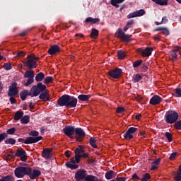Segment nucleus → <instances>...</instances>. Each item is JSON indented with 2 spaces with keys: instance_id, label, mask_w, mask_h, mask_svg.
<instances>
[{
  "instance_id": "obj_19",
  "label": "nucleus",
  "mask_w": 181,
  "mask_h": 181,
  "mask_svg": "<svg viewBox=\"0 0 181 181\" xmlns=\"http://www.w3.org/2000/svg\"><path fill=\"white\" fill-rule=\"evenodd\" d=\"M60 52V47L57 45H52L49 49H48V53L51 56L53 54H56V53H59Z\"/></svg>"
},
{
  "instance_id": "obj_2",
  "label": "nucleus",
  "mask_w": 181,
  "mask_h": 181,
  "mask_svg": "<svg viewBox=\"0 0 181 181\" xmlns=\"http://www.w3.org/2000/svg\"><path fill=\"white\" fill-rule=\"evenodd\" d=\"M75 158H73L71 159V163L72 164L76 163H80V160L81 158L83 159H88V158H90V155L88 154V152H86L84 149L83 148V146L79 145L75 150Z\"/></svg>"
},
{
  "instance_id": "obj_26",
  "label": "nucleus",
  "mask_w": 181,
  "mask_h": 181,
  "mask_svg": "<svg viewBox=\"0 0 181 181\" xmlns=\"http://www.w3.org/2000/svg\"><path fill=\"white\" fill-rule=\"evenodd\" d=\"M24 78H35V71L32 69L27 70L24 74Z\"/></svg>"
},
{
  "instance_id": "obj_17",
  "label": "nucleus",
  "mask_w": 181,
  "mask_h": 181,
  "mask_svg": "<svg viewBox=\"0 0 181 181\" xmlns=\"http://www.w3.org/2000/svg\"><path fill=\"white\" fill-rule=\"evenodd\" d=\"M161 101H163V99L158 95H154L150 100L149 104L151 105H159Z\"/></svg>"
},
{
  "instance_id": "obj_30",
  "label": "nucleus",
  "mask_w": 181,
  "mask_h": 181,
  "mask_svg": "<svg viewBox=\"0 0 181 181\" xmlns=\"http://www.w3.org/2000/svg\"><path fill=\"white\" fill-rule=\"evenodd\" d=\"M45 78V74L43 72H40L35 76V81L37 83H40V81H43Z\"/></svg>"
},
{
  "instance_id": "obj_27",
  "label": "nucleus",
  "mask_w": 181,
  "mask_h": 181,
  "mask_svg": "<svg viewBox=\"0 0 181 181\" xmlns=\"http://www.w3.org/2000/svg\"><path fill=\"white\" fill-rule=\"evenodd\" d=\"M91 98V95H84L81 94L78 96V100H80V101H88Z\"/></svg>"
},
{
  "instance_id": "obj_45",
  "label": "nucleus",
  "mask_w": 181,
  "mask_h": 181,
  "mask_svg": "<svg viewBox=\"0 0 181 181\" xmlns=\"http://www.w3.org/2000/svg\"><path fill=\"white\" fill-rule=\"evenodd\" d=\"M133 80L136 82V83H139V81H141V80H142V76L139 75V74H136L133 76Z\"/></svg>"
},
{
  "instance_id": "obj_42",
  "label": "nucleus",
  "mask_w": 181,
  "mask_h": 181,
  "mask_svg": "<svg viewBox=\"0 0 181 181\" xmlns=\"http://www.w3.org/2000/svg\"><path fill=\"white\" fill-rule=\"evenodd\" d=\"M170 54L171 56V60L173 62L177 60V52H173V51H170Z\"/></svg>"
},
{
  "instance_id": "obj_63",
  "label": "nucleus",
  "mask_w": 181,
  "mask_h": 181,
  "mask_svg": "<svg viewBox=\"0 0 181 181\" xmlns=\"http://www.w3.org/2000/svg\"><path fill=\"white\" fill-rule=\"evenodd\" d=\"M10 103L11 104H16V99L15 98L10 96Z\"/></svg>"
},
{
  "instance_id": "obj_53",
  "label": "nucleus",
  "mask_w": 181,
  "mask_h": 181,
  "mask_svg": "<svg viewBox=\"0 0 181 181\" xmlns=\"http://www.w3.org/2000/svg\"><path fill=\"white\" fill-rule=\"evenodd\" d=\"M29 135L31 136H36V138H37L39 136V132L33 130L29 133Z\"/></svg>"
},
{
  "instance_id": "obj_38",
  "label": "nucleus",
  "mask_w": 181,
  "mask_h": 181,
  "mask_svg": "<svg viewBox=\"0 0 181 181\" xmlns=\"http://www.w3.org/2000/svg\"><path fill=\"white\" fill-rule=\"evenodd\" d=\"M127 57V54H125V52L123 50H119L117 52V57L119 59V60H124V58Z\"/></svg>"
},
{
  "instance_id": "obj_46",
  "label": "nucleus",
  "mask_w": 181,
  "mask_h": 181,
  "mask_svg": "<svg viewBox=\"0 0 181 181\" xmlns=\"http://www.w3.org/2000/svg\"><path fill=\"white\" fill-rule=\"evenodd\" d=\"M6 138H8V134L6 133L3 132L0 134V144L1 142H4Z\"/></svg>"
},
{
  "instance_id": "obj_56",
  "label": "nucleus",
  "mask_w": 181,
  "mask_h": 181,
  "mask_svg": "<svg viewBox=\"0 0 181 181\" xmlns=\"http://www.w3.org/2000/svg\"><path fill=\"white\" fill-rule=\"evenodd\" d=\"M21 160H22V162H26V160H28V155L26 154H23L22 156H21Z\"/></svg>"
},
{
  "instance_id": "obj_52",
  "label": "nucleus",
  "mask_w": 181,
  "mask_h": 181,
  "mask_svg": "<svg viewBox=\"0 0 181 181\" xmlns=\"http://www.w3.org/2000/svg\"><path fill=\"white\" fill-rule=\"evenodd\" d=\"M52 81H53V78L52 76H48V77L45 78V79L44 81V83L49 84V83H52Z\"/></svg>"
},
{
  "instance_id": "obj_40",
  "label": "nucleus",
  "mask_w": 181,
  "mask_h": 181,
  "mask_svg": "<svg viewBox=\"0 0 181 181\" xmlns=\"http://www.w3.org/2000/svg\"><path fill=\"white\" fill-rule=\"evenodd\" d=\"M35 83V78H28L27 80V82L24 83L25 87H29L31 84H33Z\"/></svg>"
},
{
  "instance_id": "obj_47",
  "label": "nucleus",
  "mask_w": 181,
  "mask_h": 181,
  "mask_svg": "<svg viewBox=\"0 0 181 181\" xmlns=\"http://www.w3.org/2000/svg\"><path fill=\"white\" fill-rule=\"evenodd\" d=\"M3 67L4 70H12V64L11 62L6 63Z\"/></svg>"
},
{
  "instance_id": "obj_16",
  "label": "nucleus",
  "mask_w": 181,
  "mask_h": 181,
  "mask_svg": "<svg viewBox=\"0 0 181 181\" xmlns=\"http://www.w3.org/2000/svg\"><path fill=\"white\" fill-rule=\"evenodd\" d=\"M69 100L66 108H76L78 103L77 98L69 95Z\"/></svg>"
},
{
  "instance_id": "obj_6",
  "label": "nucleus",
  "mask_w": 181,
  "mask_h": 181,
  "mask_svg": "<svg viewBox=\"0 0 181 181\" xmlns=\"http://www.w3.org/2000/svg\"><path fill=\"white\" fill-rule=\"evenodd\" d=\"M42 139H43V137L42 136H40L38 137H27L25 140L22 138H19L18 139V142L29 145L30 144H36V142H39V141H42Z\"/></svg>"
},
{
  "instance_id": "obj_36",
  "label": "nucleus",
  "mask_w": 181,
  "mask_h": 181,
  "mask_svg": "<svg viewBox=\"0 0 181 181\" xmlns=\"http://www.w3.org/2000/svg\"><path fill=\"white\" fill-rule=\"evenodd\" d=\"M4 144H6V145H15L16 140L13 138H8L4 141Z\"/></svg>"
},
{
  "instance_id": "obj_11",
  "label": "nucleus",
  "mask_w": 181,
  "mask_h": 181,
  "mask_svg": "<svg viewBox=\"0 0 181 181\" xmlns=\"http://www.w3.org/2000/svg\"><path fill=\"white\" fill-rule=\"evenodd\" d=\"M108 76L110 77H112V78L118 79L119 77H121V74H122V69L119 68H116L112 70H110L107 72Z\"/></svg>"
},
{
  "instance_id": "obj_59",
  "label": "nucleus",
  "mask_w": 181,
  "mask_h": 181,
  "mask_svg": "<svg viewBox=\"0 0 181 181\" xmlns=\"http://www.w3.org/2000/svg\"><path fill=\"white\" fill-rule=\"evenodd\" d=\"M168 22H169V19H168L167 16H164L162 18L161 23H168Z\"/></svg>"
},
{
  "instance_id": "obj_43",
  "label": "nucleus",
  "mask_w": 181,
  "mask_h": 181,
  "mask_svg": "<svg viewBox=\"0 0 181 181\" xmlns=\"http://www.w3.org/2000/svg\"><path fill=\"white\" fill-rule=\"evenodd\" d=\"M142 63H144V61L142 59L137 60L133 63V67L134 69H136V67H139V66H141Z\"/></svg>"
},
{
  "instance_id": "obj_58",
  "label": "nucleus",
  "mask_w": 181,
  "mask_h": 181,
  "mask_svg": "<svg viewBox=\"0 0 181 181\" xmlns=\"http://www.w3.org/2000/svg\"><path fill=\"white\" fill-rule=\"evenodd\" d=\"M179 50H180V47L176 46L173 47L171 52H173L174 53H179Z\"/></svg>"
},
{
  "instance_id": "obj_14",
  "label": "nucleus",
  "mask_w": 181,
  "mask_h": 181,
  "mask_svg": "<svg viewBox=\"0 0 181 181\" xmlns=\"http://www.w3.org/2000/svg\"><path fill=\"white\" fill-rule=\"evenodd\" d=\"M146 12H145V10L140 9L139 11H136L133 13H130L129 15H127V19H132V18H138L141 16H144Z\"/></svg>"
},
{
  "instance_id": "obj_22",
  "label": "nucleus",
  "mask_w": 181,
  "mask_h": 181,
  "mask_svg": "<svg viewBox=\"0 0 181 181\" xmlns=\"http://www.w3.org/2000/svg\"><path fill=\"white\" fill-rule=\"evenodd\" d=\"M174 176V180L175 181H180L181 180V164L179 166L177 171H174L173 173Z\"/></svg>"
},
{
  "instance_id": "obj_34",
  "label": "nucleus",
  "mask_w": 181,
  "mask_h": 181,
  "mask_svg": "<svg viewBox=\"0 0 181 181\" xmlns=\"http://www.w3.org/2000/svg\"><path fill=\"white\" fill-rule=\"evenodd\" d=\"M30 121V117H29V115H25V116H23V117L21 119V124H29Z\"/></svg>"
},
{
  "instance_id": "obj_25",
  "label": "nucleus",
  "mask_w": 181,
  "mask_h": 181,
  "mask_svg": "<svg viewBox=\"0 0 181 181\" xmlns=\"http://www.w3.org/2000/svg\"><path fill=\"white\" fill-rule=\"evenodd\" d=\"M115 176H117V173L112 170L107 171L105 175V177L107 180H111V179H114Z\"/></svg>"
},
{
  "instance_id": "obj_4",
  "label": "nucleus",
  "mask_w": 181,
  "mask_h": 181,
  "mask_svg": "<svg viewBox=\"0 0 181 181\" xmlns=\"http://www.w3.org/2000/svg\"><path fill=\"white\" fill-rule=\"evenodd\" d=\"M165 119L166 124H175L179 119V113L173 110L167 111L165 115Z\"/></svg>"
},
{
  "instance_id": "obj_54",
  "label": "nucleus",
  "mask_w": 181,
  "mask_h": 181,
  "mask_svg": "<svg viewBox=\"0 0 181 181\" xmlns=\"http://www.w3.org/2000/svg\"><path fill=\"white\" fill-rule=\"evenodd\" d=\"M176 156H177V153L176 152L172 153L169 157L170 160H175V159H176Z\"/></svg>"
},
{
  "instance_id": "obj_10",
  "label": "nucleus",
  "mask_w": 181,
  "mask_h": 181,
  "mask_svg": "<svg viewBox=\"0 0 181 181\" xmlns=\"http://www.w3.org/2000/svg\"><path fill=\"white\" fill-rule=\"evenodd\" d=\"M75 129L76 128H74V126H66L64 129H63V132L64 134L66 136H69V138H71V139H73V138H74L73 136L75 134Z\"/></svg>"
},
{
  "instance_id": "obj_60",
  "label": "nucleus",
  "mask_w": 181,
  "mask_h": 181,
  "mask_svg": "<svg viewBox=\"0 0 181 181\" xmlns=\"http://www.w3.org/2000/svg\"><path fill=\"white\" fill-rule=\"evenodd\" d=\"M175 94L177 95V97H181V89L180 88H176L175 89Z\"/></svg>"
},
{
  "instance_id": "obj_61",
  "label": "nucleus",
  "mask_w": 181,
  "mask_h": 181,
  "mask_svg": "<svg viewBox=\"0 0 181 181\" xmlns=\"http://www.w3.org/2000/svg\"><path fill=\"white\" fill-rule=\"evenodd\" d=\"M125 109L122 107H118L117 108V114H121V112H122V111H124Z\"/></svg>"
},
{
  "instance_id": "obj_41",
  "label": "nucleus",
  "mask_w": 181,
  "mask_h": 181,
  "mask_svg": "<svg viewBox=\"0 0 181 181\" xmlns=\"http://www.w3.org/2000/svg\"><path fill=\"white\" fill-rule=\"evenodd\" d=\"M151 179V174L145 173L142 175V178H141V181H148Z\"/></svg>"
},
{
  "instance_id": "obj_29",
  "label": "nucleus",
  "mask_w": 181,
  "mask_h": 181,
  "mask_svg": "<svg viewBox=\"0 0 181 181\" xmlns=\"http://www.w3.org/2000/svg\"><path fill=\"white\" fill-rule=\"evenodd\" d=\"M98 35H99L98 30H97L95 28L91 29V33L90 35V37H91V39H97V37H98Z\"/></svg>"
},
{
  "instance_id": "obj_12",
  "label": "nucleus",
  "mask_w": 181,
  "mask_h": 181,
  "mask_svg": "<svg viewBox=\"0 0 181 181\" xmlns=\"http://www.w3.org/2000/svg\"><path fill=\"white\" fill-rule=\"evenodd\" d=\"M76 139L78 142H83L84 136H86V132L81 128L75 129Z\"/></svg>"
},
{
  "instance_id": "obj_23",
  "label": "nucleus",
  "mask_w": 181,
  "mask_h": 181,
  "mask_svg": "<svg viewBox=\"0 0 181 181\" xmlns=\"http://www.w3.org/2000/svg\"><path fill=\"white\" fill-rule=\"evenodd\" d=\"M85 23H91L92 25H95V23H98L100 22V18H94L93 17H88L84 21Z\"/></svg>"
},
{
  "instance_id": "obj_13",
  "label": "nucleus",
  "mask_w": 181,
  "mask_h": 181,
  "mask_svg": "<svg viewBox=\"0 0 181 181\" xmlns=\"http://www.w3.org/2000/svg\"><path fill=\"white\" fill-rule=\"evenodd\" d=\"M87 176V171L84 169H81L78 170L76 173H75V179L77 181L80 180H86V177Z\"/></svg>"
},
{
  "instance_id": "obj_20",
  "label": "nucleus",
  "mask_w": 181,
  "mask_h": 181,
  "mask_svg": "<svg viewBox=\"0 0 181 181\" xmlns=\"http://www.w3.org/2000/svg\"><path fill=\"white\" fill-rule=\"evenodd\" d=\"M154 32H160V33H162L165 36H169V35H170L169 29L165 27H158L154 30Z\"/></svg>"
},
{
  "instance_id": "obj_32",
  "label": "nucleus",
  "mask_w": 181,
  "mask_h": 181,
  "mask_svg": "<svg viewBox=\"0 0 181 181\" xmlns=\"http://www.w3.org/2000/svg\"><path fill=\"white\" fill-rule=\"evenodd\" d=\"M125 0H111L110 4L112 5V6H115V8H119V4H122Z\"/></svg>"
},
{
  "instance_id": "obj_64",
  "label": "nucleus",
  "mask_w": 181,
  "mask_h": 181,
  "mask_svg": "<svg viewBox=\"0 0 181 181\" xmlns=\"http://www.w3.org/2000/svg\"><path fill=\"white\" fill-rule=\"evenodd\" d=\"M134 23H135V21L134 20H130L127 23V26H130L131 25H134Z\"/></svg>"
},
{
  "instance_id": "obj_51",
  "label": "nucleus",
  "mask_w": 181,
  "mask_h": 181,
  "mask_svg": "<svg viewBox=\"0 0 181 181\" xmlns=\"http://www.w3.org/2000/svg\"><path fill=\"white\" fill-rule=\"evenodd\" d=\"M165 136L167 138L168 142H172L173 139H172V134L169 132H165Z\"/></svg>"
},
{
  "instance_id": "obj_48",
  "label": "nucleus",
  "mask_w": 181,
  "mask_h": 181,
  "mask_svg": "<svg viewBox=\"0 0 181 181\" xmlns=\"http://www.w3.org/2000/svg\"><path fill=\"white\" fill-rule=\"evenodd\" d=\"M16 132V129L15 127H12L11 129H7L6 133L7 135H13L15 132Z\"/></svg>"
},
{
  "instance_id": "obj_9",
  "label": "nucleus",
  "mask_w": 181,
  "mask_h": 181,
  "mask_svg": "<svg viewBox=\"0 0 181 181\" xmlns=\"http://www.w3.org/2000/svg\"><path fill=\"white\" fill-rule=\"evenodd\" d=\"M69 95H63L61 96L56 104V107H67V104L69 101Z\"/></svg>"
},
{
  "instance_id": "obj_55",
  "label": "nucleus",
  "mask_w": 181,
  "mask_h": 181,
  "mask_svg": "<svg viewBox=\"0 0 181 181\" xmlns=\"http://www.w3.org/2000/svg\"><path fill=\"white\" fill-rule=\"evenodd\" d=\"M132 179L133 180H141V178L138 175L137 173H134L132 175Z\"/></svg>"
},
{
  "instance_id": "obj_37",
  "label": "nucleus",
  "mask_w": 181,
  "mask_h": 181,
  "mask_svg": "<svg viewBox=\"0 0 181 181\" xmlns=\"http://www.w3.org/2000/svg\"><path fill=\"white\" fill-rule=\"evenodd\" d=\"M65 165L66 168H69V169H71L72 170H74L75 169L78 168V165L77 164H72L71 163L66 162Z\"/></svg>"
},
{
  "instance_id": "obj_7",
  "label": "nucleus",
  "mask_w": 181,
  "mask_h": 181,
  "mask_svg": "<svg viewBox=\"0 0 181 181\" xmlns=\"http://www.w3.org/2000/svg\"><path fill=\"white\" fill-rule=\"evenodd\" d=\"M115 35H117V37H119V39H122L123 42H126L128 43L129 42H132V40L131 37L128 36V35H127L125 32L122 31V28H118Z\"/></svg>"
},
{
  "instance_id": "obj_39",
  "label": "nucleus",
  "mask_w": 181,
  "mask_h": 181,
  "mask_svg": "<svg viewBox=\"0 0 181 181\" xmlns=\"http://www.w3.org/2000/svg\"><path fill=\"white\" fill-rule=\"evenodd\" d=\"M89 143L92 148H97V144H95L97 143V139H95V138L90 137L89 139Z\"/></svg>"
},
{
  "instance_id": "obj_33",
  "label": "nucleus",
  "mask_w": 181,
  "mask_h": 181,
  "mask_svg": "<svg viewBox=\"0 0 181 181\" xmlns=\"http://www.w3.org/2000/svg\"><path fill=\"white\" fill-rule=\"evenodd\" d=\"M25 153L26 151L25 150H23L22 148H19L15 153V156L21 158V156L25 155Z\"/></svg>"
},
{
  "instance_id": "obj_50",
  "label": "nucleus",
  "mask_w": 181,
  "mask_h": 181,
  "mask_svg": "<svg viewBox=\"0 0 181 181\" xmlns=\"http://www.w3.org/2000/svg\"><path fill=\"white\" fill-rule=\"evenodd\" d=\"M138 131V128L136 127H129L127 130L129 134L132 135V134H135Z\"/></svg>"
},
{
  "instance_id": "obj_15",
  "label": "nucleus",
  "mask_w": 181,
  "mask_h": 181,
  "mask_svg": "<svg viewBox=\"0 0 181 181\" xmlns=\"http://www.w3.org/2000/svg\"><path fill=\"white\" fill-rule=\"evenodd\" d=\"M40 175H42V172H40V170L34 169L32 170V168H30V173L28 174L27 176H29L31 180H34V179H36V177H39Z\"/></svg>"
},
{
  "instance_id": "obj_28",
  "label": "nucleus",
  "mask_w": 181,
  "mask_h": 181,
  "mask_svg": "<svg viewBox=\"0 0 181 181\" xmlns=\"http://www.w3.org/2000/svg\"><path fill=\"white\" fill-rule=\"evenodd\" d=\"M153 2L160 6H165L168 5L169 0H151Z\"/></svg>"
},
{
  "instance_id": "obj_1",
  "label": "nucleus",
  "mask_w": 181,
  "mask_h": 181,
  "mask_svg": "<svg viewBox=\"0 0 181 181\" xmlns=\"http://www.w3.org/2000/svg\"><path fill=\"white\" fill-rule=\"evenodd\" d=\"M46 85H43L42 82H39L37 85H34L31 88V93L33 97L39 95L40 100L42 101H52L49 91L46 89Z\"/></svg>"
},
{
  "instance_id": "obj_18",
  "label": "nucleus",
  "mask_w": 181,
  "mask_h": 181,
  "mask_svg": "<svg viewBox=\"0 0 181 181\" xmlns=\"http://www.w3.org/2000/svg\"><path fill=\"white\" fill-rule=\"evenodd\" d=\"M28 95L30 97H33V94L32 93L31 89L30 90V91L25 89L20 92V98L22 100V101H25V100L28 98Z\"/></svg>"
},
{
  "instance_id": "obj_49",
  "label": "nucleus",
  "mask_w": 181,
  "mask_h": 181,
  "mask_svg": "<svg viewBox=\"0 0 181 181\" xmlns=\"http://www.w3.org/2000/svg\"><path fill=\"white\" fill-rule=\"evenodd\" d=\"M174 128L175 129H179V130L181 129V120H179V121H177V122H175Z\"/></svg>"
},
{
  "instance_id": "obj_24",
  "label": "nucleus",
  "mask_w": 181,
  "mask_h": 181,
  "mask_svg": "<svg viewBox=\"0 0 181 181\" xmlns=\"http://www.w3.org/2000/svg\"><path fill=\"white\" fill-rule=\"evenodd\" d=\"M42 155V158H45V159H50V156L52 155V149L50 148L43 149Z\"/></svg>"
},
{
  "instance_id": "obj_3",
  "label": "nucleus",
  "mask_w": 181,
  "mask_h": 181,
  "mask_svg": "<svg viewBox=\"0 0 181 181\" xmlns=\"http://www.w3.org/2000/svg\"><path fill=\"white\" fill-rule=\"evenodd\" d=\"M40 59V58L36 57L35 54H28L24 62V66L30 70H33V69H36V67H37V63L36 62Z\"/></svg>"
},
{
  "instance_id": "obj_44",
  "label": "nucleus",
  "mask_w": 181,
  "mask_h": 181,
  "mask_svg": "<svg viewBox=\"0 0 181 181\" xmlns=\"http://www.w3.org/2000/svg\"><path fill=\"white\" fill-rule=\"evenodd\" d=\"M124 139H132L134 138V135L129 133L128 131L124 134Z\"/></svg>"
},
{
  "instance_id": "obj_35",
  "label": "nucleus",
  "mask_w": 181,
  "mask_h": 181,
  "mask_svg": "<svg viewBox=\"0 0 181 181\" xmlns=\"http://www.w3.org/2000/svg\"><path fill=\"white\" fill-rule=\"evenodd\" d=\"M0 181H15V177L12 175L2 176Z\"/></svg>"
},
{
  "instance_id": "obj_8",
  "label": "nucleus",
  "mask_w": 181,
  "mask_h": 181,
  "mask_svg": "<svg viewBox=\"0 0 181 181\" xmlns=\"http://www.w3.org/2000/svg\"><path fill=\"white\" fill-rule=\"evenodd\" d=\"M18 83L16 82L13 83L8 88V97H15L19 93V89H18Z\"/></svg>"
},
{
  "instance_id": "obj_21",
  "label": "nucleus",
  "mask_w": 181,
  "mask_h": 181,
  "mask_svg": "<svg viewBox=\"0 0 181 181\" xmlns=\"http://www.w3.org/2000/svg\"><path fill=\"white\" fill-rule=\"evenodd\" d=\"M152 52H153V48L147 47L144 50L141 51V56L143 57H149L152 54Z\"/></svg>"
},
{
  "instance_id": "obj_31",
  "label": "nucleus",
  "mask_w": 181,
  "mask_h": 181,
  "mask_svg": "<svg viewBox=\"0 0 181 181\" xmlns=\"http://www.w3.org/2000/svg\"><path fill=\"white\" fill-rule=\"evenodd\" d=\"M23 115H24L23 112L17 111L15 113L13 119H15V121H19V119H22V118L23 117Z\"/></svg>"
},
{
  "instance_id": "obj_5",
  "label": "nucleus",
  "mask_w": 181,
  "mask_h": 181,
  "mask_svg": "<svg viewBox=\"0 0 181 181\" xmlns=\"http://www.w3.org/2000/svg\"><path fill=\"white\" fill-rule=\"evenodd\" d=\"M30 173V167H17L14 170V175L18 179H22L25 176H28Z\"/></svg>"
},
{
  "instance_id": "obj_57",
  "label": "nucleus",
  "mask_w": 181,
  "mask_h": 181,
  "mask_svg": "<svg viewBox=\"0 0 181 181\" xmlns=\"http://www.w3.org/2000/svg\"><path fill=\"white\" fill-rule=\"evenodd\" d=\"M160 163V158H157L154 161L152 162L151 165H158Z\"/></svg>"
},
{
  "instance_id": "obj_62",
  "label": "nucleus",
  "mask_w": 181,
  "mask_h": 181,
  "mask_svg": "<svg viewBox=\"0 0 181 181\" xmlns=\"http://www.w3.org/2000/svg\"><path fill=\"white\" fill-rule=\"evenodd\" d=\"M26 54L23 51H21L17 54L18 57H23Z\"/></svg>"
}]
</instances>
